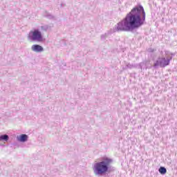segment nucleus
Listing matches in <instances>:
<instances>
[{"label": "nucleus", "mask_w": 177, "mask_h": 177, "mask_svg": "<svg viewBox=\"0 0 177 177\" xmlns=\"http://www.w3.org/2000/svg\"><path fill=\"white\" fill-rule=\"evenodd\" d=\"M146 21V12L141 5L135 6L130 12L119 23H118L113 28L107 30L104 35L100 36L102 41L114 34V32H127V31H133L140 28Z\"/></svg>", "instance_id": "obj_1"}, {"label": "nucleus", "mask_w": 177, "mask_h": 177, "mask_svg": "<svg viewBox=\"0 0 177 177\" xmlns=\"http://www.w3.org/2000/svg\"><path fill=\"white\" fill-rule=\"evenodd\" d=\"M158 172L161 174V175H165V174H167V168H165V167H160L158 169Z\"/></svg>", "instance_id": "obj_8"}, {"label": "nucleus", "mask_w": 177, "mask_h": 177, "mask_svg": "<svg viewBox=\"0 0 177 177\" xmlns=\"http://www.w3.org/2000/svg\"><path fill=\"white\" fill-rule=\"evenodd\" d=\"M148 52H149L150 53H153V52H154V49H153V48H149V49H148Z\"/></svg>", "instance_id": "obj_12"}, {"label": "nucleus", "mask_w": 177, "mask_h": 177, "mask_svg": "<svg viewBox=\"0 0 177 177\" xmlns=\"http://www.w3.org/2000/svg\"><path fill=\"white\" fill-rule=\"evenodd\" d=\"M31 50L35 53H41L44 52V47L39 44H33L31 46Z\"/></svg>", "instance_id": "obj_5"}, {"label": "nucleus", "mask_w": 177, "mask_h": 177, "mask_svg": "<svg viewBox=\"0 0 177 177\" xmlns=\"http://www.w3.org/2000/svg\"><path fill=\"white\" fill-rule=\"evenodd\" d=\"M8 140H9V136L8 134L0 136V142H8Z\"/></svg>", "instance_id": "obj_7"}, {"label": "nucleus", "mask_w": 177, "mask_h": 177, "mask_svg": "<svg viewBox=\"0 0 177 177\" xmlns=\"http://www.w3.org/2000/svg\"><path fill=\"white\" fill-rule=\"evenodd\" d=\"M41 30L42 31H48V30H49V26H48V25L41 26Z\"/></svg>", "instance_id": "obj_10"}, {"label": "nucleus", "mask_w": 177, "mask_h": 177, "mask_svg": "<svg viewBox=\"0 0 177 177\" xmlns=\"http://www.w3.org/2000/svg\"><path fill=\"white\" fill-rule=\"evenodd\" d=\"M111 164L113 159L110 158H103L102 160L93 165V170L95 176H104L106 174L111 172Z\"/></svg>", "instance_id": "obj_2"}, {"label": "nucleus", "mask_w": 177, "mask_h": 177, "mask_svg": "<svg viewBox=\"0 0 177 177\" xmlns=\"http://www.w3.org/2000/svg\"><path fill=\"white\" fill-rule=\"evenodd\" d=\"M17 139L18 142L25 143V142H27V140H28V136L26 134H21L19 136H17Z\"/></svg>", "instance_id": "obj_6"}, {"label": "nucleus", "mask_w": 177, "mask_h": 177, "mask_svg": "<svg viewBox=\"0 0 177 177\" xmlns=\"http://www.w3.org/2000/svg\"><path fill=\"white\" fill-rule=\"evenodd\" d=\"M63 6H66V4L61 3V8H63Z\"/></svg>", "instance_id": "obj_13"}, {"label": "nucleus", "mask_w": 177, "mask_h": 177, "mask_svg": "<svg viewBox=\"0 0 177 177\" xmlns=\"http://www.w3.org/2000/svg\"><path fill=\"white\" fill-rule=\"evenodd\" d=\"M166 58L159 57L153 64L154 68L157 67H160L161 68H165L167 66H169V63L172 60V56H175L174 53L169 51H165Z\"/></svg>", "instance_id": "obj_3"}, {"label": "nucleus", "mask_w": 177, "mask_h": 177, "mask_svg": "<svg viewBox=\"0 0 177 177\" xmlns=\"http://www.w3.org/2000/svg\"><path fill=\"white\" fill-rule=\"evenodd\" d=\"M127 68H133L135 67V65L133 64H128L126 66Z\"/></svg>", "instance_id": "obj_11"}, {"label": "nucleus", "mask_w": 177, "mask_h": 177, "mask_svg": "<svg viewBox=\"0 0 177 177\" xmlns=\"http://www.w3.org/2000/svg\"><path fill=\"white\" fill-rule=\"evenodd\" d=\"M28 38L30 41H35L36 42H42L44 41L42 32H41L38 29H35L33 31H30L28 34Z\"/></svg>", "instance_id": "obj_4"}, {"label": "nucleus", "mask_w": 177, "mask_h": 177, "mask_svg": "<svg viewBox=\"0 0 177 177\" xmlns=\"http://www.w3.org/2000/svg\"><path fill=\"white\" fill-rule=\"evenodd\" d=\"M45 16L47 17V19H55V17L53 15H52V14H49V12H46Z\"/></svg>", "instance_id": "obj_9"}]
</instances>
